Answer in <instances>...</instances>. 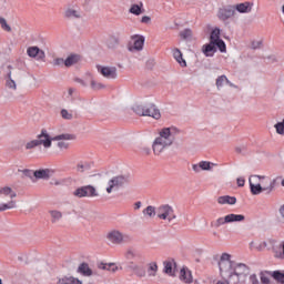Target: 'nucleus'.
<instances>
[{
    "label": "nucleus",
    "instance_id": "1",
    "mask_svg": "<svg viewBox=\"0 0 284 284\" xmlns=\"http://www.w3.org/2000/svg\"><path fill=\"white\" fill-rule=\"evenodd\" d=\"M220 280L215 284H243L250 276V266L232 261V255L222 253L219 261Z\"/></svg>",
    "mask_w": 284,
    "mask_h": 284
},
{
    "label": "nucleus",
    "instance_id": "2",
    "mask_svg": "<svg viewBox=\"0 0 284 284\" xmlns=\"http://www.w3.org/2000/svg\"><path fill=\"white\" fill-rule=\"evenodd\" d=\"M181 134V129L175 125L164 126L158 131V136L154 139L152 143L153 154L159 156L163 154L168 148H172L174 145V141H176V136Z\"/></svg>",
    "mask_w": 284,
    "mask_h": 284
},
{
    "label": "nucleus",
    "instance_id": "3",
    "mask_svg": "<svg viewBox=\"0 0 284 284\" xmlns=\"http://www.w3.org/2000/svg\"><path fill=\"white\" fill-rule=\"evenodd\" d=\"M248 185L253 196H258V194H263V192L272 194L276 187V180L268 175L254 174L248 178Z\"/></svg>",
    "mask_w": 284,
    "mask_h": 284
},
{
    "label": "nucleus",
    "instance_id": "4",
    "mask_svg": "<svg viewBox=\"0 0 284 284\" xmlns=\"http://www.w3.org/2000/svg\"><path fill=\"white\" fill-rule=\"evenodd\" d=\"M37 139L38 145H43L45 150H49V148H52V141H74V135L70 133H63L52 138L48 133V130L42 129L41 133L37 135Z\"/></svg>",
    "mask_w": 284,
    "mask_h": 284
},
{
    "label": "nucleus",
    "instance_id": "5",
    "mask_svg": "<svg viewBox=\"0 0 284 284\" xmlns=\"http://www.w3.org/2000/svg\"><path fill=\"white\" fill-rule=\"evenodd\" d=\"M16 196L17 191H14L12 186H0V199H10V201H8L7 203H0V212L14 210V207H17V201H14Z\"/></svg>",
    "mask_w": 284,
    "mask_h": 284
},
{
    "label": "nucleus",
    "instance_id": "6",
    "mask_svg": "<svg viewBox=\"0 0 284 284\" xmlns=\"http://www.w3.org/2000/svg\"><path fill=\"white\" fill-rule=\"evenodd\" d=\"M125 257L128 261H131L129 263V270L132 272V274H135V276H142L143 273V262L141 257V253L136 251L129 250L125 253Z\"/></svg>",
    "mask_w": 284,
    "mask_h": 284
},
{
    "label": "nucleus",
    "instance_id": "7",
    "mask_svg": "<svg viewBox=\"0 0 284 284\" xmlns=\"http://www.w3.org/2000/svg\"><path fill=\"white\" fill-rule=\"evenodd\" d=\"M156 216L161 221H168L172 223L174 219H176V214L174 213V209L170 206V204H162L156 209Z\"/></svg>",
    "mask_w": 284,
    "mask_h": 284
},
{
    "label": "nucleus",
    "instance_id": "8",
    "mask_svg": "<svg viewBox=\"0 0 284 284\" xmlns=\"http://www.w3.org/2000/svg\"><path fill=\"white\" fill-rule=\"evenodd\" d=\"M123 185H128V178L124 175L113 176L106 184V193L112 194V192H116V190H120Z\"/></svg>",
    "mask_w": 284,
    "mask_h": 284
},
{
    "label": "nucleus",
    "instance_id": "9",
    "mask_svg": "<svg viewBox=\"0 0 284 284\" xmlns=\"http://www.w3.org/2000/svg\"><path fill=\"white\" fill-rule=\"evenodd\" d=\"M143 116H151L155 121H161V110L154 102H150V99H146L144 101Z\"/></svg>",
    "mask_w": 284,
    "mask_h": 284
},
{
    "label": "nucleus",
    "instance_id": "10",
    "mask_svg": "<svg viewBox=\"0 0 284 284\" xmlns=\"http://www.w3.org/2000/svg\"><path fill=\"white\" fill-rule=\"evenodd\" d=\"M73 196L77 199H92L94 196H99V193H97V189L92 185H84L75 189L73 191Z\"/></svg>",
    "mask_w": 284,
    "mask_h": 284
},
{
    "label": "nucleus",
    "instance_id": "11",
    "mask_svg": "<svg viewBox=\"0 0 284 284\" xmlns=\"http://www.w3.org/2000/svg\"><path fill=\"white\" fill-rule=\"evenodd\" d=\"M129 52H141L143 50V36H132L128 43Z\"/></svg>",
    "mask_w": 284,
    "mask_h": 284
},
{
    "label": "nucleus",
    "instance_id": "12",
    "mask_svg": "<svg viewBox=\"0 0 284 284\" xmlns=\"http://www.w3.org/2000/svg\"><path fill=\"white\" fill-rule=\"evenodd\" d=\"M215 165L216 164L210 161H200L199 163L192 164L191 168L195 174H201V172H212Z\"/></svg>",
    "mask_w": 284,
    "mask_h": 284
},
{
    "label": "nucleus",
    "instance_id": "13",
    "mask_svg": "<svg viewBox=\"0 0 284 284\" xmlns=\"http://www.w3.org/2000/svg\"><path fill=\"white\" fill-rule=\"evenodd\" d=\"M211 42L216 44L220 52H226L225 41L221 39V29L214 28L211 31Z\"/></svg>",
    "mask_w": 284,
    "mask_h": 284
},
{
    "label": "nucleus",
    "instance_id": "14",
    "mask_svg": "<svg viewBox=\"0 0 284 284\" xmlns=\"http://www.w3.org/2000/svg\"><path fill=\"white\" fill-rule=\"evenodd\" d=\"M106 241L112 243V245H121L124 243L125 237L119 230H111L106 233Z\"/></svg>",
    "mask_w": 284,
    "mask_h": 284
},
{
    "label": "nucleus",
    "instance_id": "15",
    "mask_svg": "<svg viewBox=\"0 0 284 284\" xmlns=\"http://www.w3.org/2000/svg\"><path fill=\"white\" fill-rule=\"evenodd\" d=\"M97 70L104 79H118L119 73L116 67H103L101 64L97 65Z\"/></svg>",
    "mask_w": 284,
    "mask_h": 284
},
{
    "label": "nucleus",
    "instance_id": "16",
    "mask_svg": "<svg viewBox=\"0 0 284 284\" xmlns=\"http://www.w3.org/2000/svg\"><path fill=\"white\" fill-rule=\"evenodd\" d=\"M163 274L170 276L171 278L176 277V262L174 260H166L163 262Z\"/></svg>",
    "mask_w": 284,
    "mask_h": 284
},
{
    "label": "nucleus",
    "instance_id": "17",
    "mask_svg": "<svg viewBox=\"0 0 284 284\" xmlns=\"http://www.w3.org/2000/svg\"><path fill=\"white\" fill-rule=\"evenodd\" d=\"M234 14H236V9L235 7H224L222 9L219 10L217 12V17L219 19H221V21H227V19H232V17H234Z\"/></svg>",
    "mask_w": 284,
    "mask_h": 284
},
{
    "label": "nucleus",
    "instance_id": "18",
    "mask_svg": "<svg viewBox=\"0 0 284 284\" xmlns=\"http://www.w3.org/2000/svg\"><path fill=\"white\" fill-rule=\"evenodd\" d=\"M179 278L182 283H185V284L194 283V276H192V271H190V268H187V266H183L180 270Z\"/></svg>",
    "mask_w": 284,
    "mask_h": 284
},
{
    "label": "nucleus",
    "instance_id": "19",
    "mask_svg": "<svg viewBox=\"0 0 284 284\" xmlns=\"http://www.w3.org/2000/svg\"><path fill=\"white\" fill-rule=\"evenodd\" d=\"M27 54L31 59H45V52L39 49V47H29L27 49Z\"/></svg>",
    "mask_w": 284,
    "mask_h": 284
},
{
    "label": "nucleus",
    "instance_id": "20",
    "mask_svg": "<svg viewBox=\"0 0 284 284\" xmlns=\"http://www.w3.org/2000/svg\"><path fill=\"white\" fill-rule=\"evenodd\" d=\"M63 14H64L65 19H81V17H82L81 10H79L74 7H68L64 10Z\"/></svg>",
    "mask_w": 284,
    "mask_h": 284
},
{
    "label": "nucleus",
    "instance_id": "21",
    "mask_svg": "<svg viewBox=\"0 0 284 284\" xmlns=\"http://www.w3.org/2000/svg\"><path fill=\"white\" fill-rule=\"evenodd\" d=\"M234 8L241 14H250V12H252V8H254V3L242 2V3L236 4Z\"/></svg>",
    "mask_w": 284,
    "mask_h": 284
},
{
    "label": "nucleus",
    "instance_id": "22",
    "mask_svg": "<svg viewBox=\"0 0 284 284\" xmlns=\"http://www.w3.org/2000/svg\"><path fill=\"white\" fill-rule=\"evenodd\" d=\"M146 276L148 278H154L159 272V264L156 262H150L146 264Z\"/></svg>",
    "mask_w": 284,
    "mask_h": 284
},
{
    "label": "nucleus",
    "instance_id": "23",
    "mask_svg": "<svg viewBox=\"0 0 284 284\" xmlns=\"http://www.w3.org/2000/svg\"><path fill=\"white\" fill-rule=\"evenodd\" d=\"M202 52L205 57H214L216 54V43L210 42L202 47Z\"/></svg>",
    "mask_w": 284,
    "mask_h": 284
},
{
    "label": "nucleus",
    "instance_id": "24",
    "mask_svg": "<svg viewBox=\"0 0 284 284\" xmlns=\"http://www.w3.org/2000/svg\"><path fill=\"white\" fill-rule=\"evenodd\" d=\"M219 205H236V197L230 195H222L217 197Z\"/></svg>",
    "mask_w": 284,
    "mask_h": 284
},
{
    "label": "nucleus",
    "instance_id": "25",
    "mask_svg": "<svg viewBox=\"0 0 284 284\" xmlns=\"http://www.w3.org/2000/svg\"><path fill=\"white\" fill-rule=\"evenodd\" d=\"M173 59H175L176 63L181 65V68H187V62L183 59V52L179 49H173Z\"/></svg>",
    "mask_w": 284,
    "mask_h": 284
},
{
    "label": "nucleus",
    "instance_id": "26",
    "mask_svg": "<svg viewBox=\"0 0 284 284\" xmlns=\"http://www.w3.org/2000/svg\"><path fill=\"white\" fill-rule=\"evenodd\" d=\"M227 223H243L245 221V215L243 214H235V213H230L226 214Z\"/></svg>",
    "mask_w": 284,
    "mask_h": 284
},
{
    "label": "nucleus",
    "instance_id": "27",
    "mask_svg": "<svg viewBox=\"0 0 284 284\" xmlns=\"http://www.w3.org/2000/svg\"><path fill=\"white\" fill-rule=\"evenodd\" d=\"M215 85L217 90H221L222 88H225V85H231V88L234 85L230 80L227 79L226 75H220L217 77L215 81Z\"/></svg>",
    "mask_w": 284,
    "mask_h": 284
},
{
    "label": "nucleus",
    "instance_id": "28",
    "mask_svg": "<svg viewBox=\"0 0 284 284\" xmlns=\"http://www.w3.org/2000/svg\"><path fill=\"white\" fill-rule=\"evenodd\" d=\"M79 61H81V55H79V54H70L64 60V65H65V68H71V65H75V63H79Z\"/></svg>",
    "mask_w": 284,
    "mask_h": 284
},
{
    "label": "nucleus",
    "instance_id": "29",
    "mask_svg": "<svg viewBox=\"0 0 284 284\" xmlns=\"http://www.w3.org/2000/svg\"><path fill=\"white\" fill-rule=\"evenodd\" d=\"M267 247V242L253 241L250 243V250H256V252H263Z\"/></svg>",
    "mask_w": 284,
    "mask_h": 284
},
{
    "label": "nucleus",
    "instance_id": "30",
    "mask_svg": "<svg viewBox=\"0 0 284 284\" xmlns=\"http://www.w3.org/2000/svg\"><path fill=\"white\" fill-rule=\"evenodd\" d=\"M78 272L83 276H92V268H90V265H88L87 263H82L78 267Z\"/></svg>",
    "mask_w": 284,
    "mask_h": 284
},
{
    "label": "nucleus",
    "instance_id": "31",
    "mask_svg": "<svg viewBox=\"0 0 284 284\" xmlns=\"http://www.w3.org/2000/svg\"><path fill=\"white\" fill-rule=\"evenodd\" d=\"M132 110L139 116H143V104L141 103V100H135L134 101Z\"/></svg>",
    "mask_w": 284,
    "mask_h": 284
},
{
    "label": "nucleus",
    "instance_id": "32",
    "mask_svg": "<svg viewBox=\"0 0 284 284\" xmlns=\"http://www.w3.org/2000/svg\"><path fill=\"white\" fill-rule=\"evenodd\" d=\"M98 267L99 270H106V272H116V270H119V267L114 263H100Z\"/></svg>",
    "mask_w": 284,
    "mask_h": 284
},
{
    "label": "nucleus",
    "instance_id": "33",
    "mask_svg": "<svg viewBox=\"0 0 284 284\" xmlns=\"http://www.w3.org/2000/svg\"><path fill=\"white\" fill-rule=\"evenodd\" d=\"M60 284H83L79 278L77 277H62L59 280Z\"/></svg>",
    "mask_w": 284,
    "mask_h": 284
},
{
    "label": "nucleus",
    "instance_id": "34",
    "mask_svg": "<svg viewBox=\"0 0 284 284\" xmlns=\"http://www.w3.org/2000/svg\"><path fill=\"white\" fill-rule=\"evenodd\" d=\"M229 222H227V215H224V216H221V217H217L213 223H212V226L213 227H221L223 225H227Z\"/></svg>",
    "mask_w": 284,
    "mask_h": 284
},
{
    "label": "nucleus",
    "instance_id": "35",
    "mask_svg": "<svg viewBox=\"0 0 284 284\" xmlns=\"http://www.w3.org/2000/svg\"><path fill=\"white\" fill-rule=\"evenodd\" d=\"M36 179H50V170H38L34 172Z\"/></svg>",
    "mask_w": 284,
    "mask_h": 284
},
{
    "label": "nucleus",
    "instance_id": "36",
    "mask_svg": "<svg viewBox=\"0 0 284 284\" xmlns=\"http://www.w3.org/2000/svg\"><path fill=\"white\" fill-rule=\"evenodd\" d=\"M144 216H146V219H154V216H156V207L150 205L144 210Z\"/></svg>",
    "mask_w": 284,
    "mask_h": 284
},
{
    "label": "nucleus",
    "instance_id": "37",
    "mask_svg": "<svg viewBox=\"0 0 284 284\" xmlns=\"http://www.w3.org/2000/svg\"><path fill=\"white\" fill-rule=\"evenodd\" d=\"M60 116L65 121H72L74 119V114L72 113V111H68L65 109L61 110Z\"/></svg>",
    "mask_w": 284,
    "mask_h": 284
},
{
    "label": "nucleus",
    "instance_id": "38",
    "mask_svg": "<svg viewBox=\"0 0 284 284\" xmlns=\"http://www.w3.org/2000/svg\"><path fill=\"white\" fill-rule=\"evenodd\" d=\"M270 276H272V272L263 271L260 273V280L262 284H270Z\"/></svg>",
    "mask_w": 284,
    "mask_h": 284
},
{
    "label": "nucleus",
    "instance_id": "39",
    "mask_svg": "<svg viewBox=\"0 0 284 284\" xmlns=\"http://www.w3.org/2000/svg\"><path fill=\"white\" fill-rule=\"evenodd\" d=\"M181 39L184 41H192V30L191 29H184L180 32Z\"/></svg>",
    "mask_w": 284,
    "mask_h": 284
},
{
    "label": "nucleus",
    "instance_id": "40",
    "mask_svg": "<svg viewBox=\"0 0 284 284\" xmlns=\"http://www.w3.org/2000/svg\"><path fill=\"white\" fill-rule=\"evenodd\" d=\"M129 12L131 14H135V17H139L143 11L141 10V6L139 4H132L131 8L129 9Z\"/></svg>",
    "mask_w": 284,
    "mask_h": 284
},
{
    "label": "nucleus",
    "instance_id": "41",
    "mask_svg": "<svg viewBox=\"0 0 284 284\" xmlns=\"http://www.w3.org/2000/svg\"><path fill=\"white\" fill-rule=\"evenodd\" d=\"M8 81H7V88H10V90H17V82L12 80V72L8 73Z\"/></svg>",
    "mask_w": 284,
    "mask_h": 284
},
{
    "label": "nucleus",
    "instance_id": "42",
    "mask_svg": "<svg viewBox=\"0 0 284 284\" xmlns=\"http://www.w3.org/2000/svg\"><path fill=\"white\" fill-rule=\"evenodd\" d=\"M49 214L52 217V223H57V221H60L62 219L63 214L60 211H50Z\"/></svg>",
    "mask_w": 284,
    "mask_h": 284
},
{
    "label": "nucleus",
    "instance_id": "43",
    "mask_svg": "<svg viewBox=\"0 0 284 284\" xmlns=\"http://www.w3.org/2000/svg\"><path fill=\"white\" fill-rule=\"evenodd\" d=\"M272 276L277 283H283L284 284V273L280 271H275L272 273Z\"/></svg>",
    "mask_w": 284,
    "mask_h": 284
},
{
    "label": "nucleus",
    "instance_id": "44",
    "mask_svg": "<svg viewBox=\"0 0 284 284\" xmlns=\"http://www.w3.org/2000/svg\"><path fill=\"white\" fill-rule=\"evenodd\" d=\"M26 150H34V148H39V140H31L26 143L24 145Z\"/></svg>",
    "mask_w": 284,
    "mask_h": 284
},
{
    "label": "nucleus",
    "instance_id": "45",
    "mask_svg": "<svg viewBox=\"0 0 284 284\" xmlns=\"http://www.w3.org/2000/svg\"><path fill=\"white\" fill-rule=\"evenodd\" d=\"M0 26L2 30H4L6 32H12V28L10 27V24H8V21H6V18H0Z\"/></svg>",
    "mask_w": 284,
    "mask_h": 284
},
{
    "label": "nucleus",
    "instance_id": "46",
    "mask_svg": "<svg viewBox=\"0 0 284 284\" xmlns=\"http://www.w3.org/2000/svg\"><path fill=\"white\" fill-rule=\"evenodd\" d=\"M91 88L93 90H105V84H103L102 82H98L95 80H91Z\"/></svg>",
    "mask_w": 284,
    "mask_h": 284
},
{
    "label": "nucleus",
    "instance_id": "47",
    "mask_svg": "<svg viewBox=\"0 0 284 284\" xmlns=\"http://www.w3.org/2000/svg\"><path fill=\"white\" fill-rule=\"evenodd\" d=\"M261 45H263V39L252 40V42H251V48L253 50H258V48H261Z\"/></svg>",
    "mask_w": 284,
    "mask_h": 284
},
{
    "label": "nucleus",
    "instance_id": "48",
    "mask_svg": "<svg viewBox=\"0 0 284 284\" xmlns=\"http://www.w3.org/2000/svg\"><path fill=\"white\" fill-rule=\"evenodd\" d=\"M277 134H282L284 136V119L282 122H278L274 125Z\"/></svg>",
    "mask_w": 284,
    "mask_h": 284
},
{
    "label": "nucleus",
    "instance_id": "49",
    "mask_svg": "<svg viewBox=\"0 0 284 284\" xmlns=\"http://www.w3.org/2000/svg\"><path fill=\"white\" fill-rule=\"evenodd\" d=\"M154 65H156V62L154 61V59L150 58L145 62V70H154Z\"/></svg>",
    "mask_w": 284,
    "mask_h": 284
},
{
    "label": "nucleus",
    "instance_id": "50",
    "mask_svg": "<svg viewBox=\"0 0 284 284\" xmlns=\"http://www.w3.org/2000/svg\"><path fill=\"white\" fill-rule=\"evenodd\" d=\"M59 142H58V148L60 149V150H68V148H70V143H68V142H65V141H63V140H58Z\"/></svg>",
    "mask_w": 284,
    "mask_h": 284
},
{
    "label": "nucleus",
    "instance_id": "51",
    "mask_svg": "<svg viewBox=\"0 0 284 284\" xmlns=\"http://www.w3.org/2000/svg\"><path fill=\"white\" fill-rule=\"evenodd\" d=\"M274 256L275 258H280L281 261H284V242L282 243V251H275Z\"/></svg>",
    "mask_w": 284,
    "mask_h": 284
},
{
    "label": "nucleus",
    "instance_id": "52",
    "mask_svg": "<svg viewBox=\"0 0 284 284\" xmlns=\"http://www.w3.org/2000/svg\"><path fill=\"white\" fill-rule=\"evenodd\" d=\"M248 283L250 284H261V282L258 281V277L256 276V274H251L250 275Z\"/></svg>",
    "mask_w": 284,
    "mask_h": 284
},
{
    "label": "nucleus",
    "instance_id": "53",
    "mask_svg": "<svg viewBox=\"0 0 284 284\" xmlns=\"http://www.w3.org/2000/svg\"><path fill=\"white\" fill-rule=\"evenodd\" d=\"M236 184L239 187H244L245 186V178H243V176L237 178Z\"/></svg>",
    "mask_w": 284,
    "mask_h": 284
},
{
    "label": "nucleus",
    "instance_id": "54",
    "mask_svg": "<svg viewBox=\"0 0 284 284\" xmlns=\"http://www.w3.org/2000/svg\"><path fill=\"white\" fill-rule=\"evenodd\" d=\"M53 65H65V60H63V58H57L53 61Z\"/></svg>",
    "mask_w": 284,
    "mask_h": 284
},
{
    "label": "nucleus",
    "instance_id": "55",
    "mask_svg": "<svg viewBox=\"0 0 284 284\" xmlns=\"http://www.w3.org/2000/svg\"><path fill=\"white\" fill-rule=\"evenodd\" d=\"M143 23H148V24L152 23V18H150L148 16H144L143 17Z\"/></svg>",
    "mask_w": 284,
    "mask_h": 284
},
{
    "label": "nucleus",
    "instance_id": "56",
    "mask_svg": "<svg viewBox=\"0 0 284 284\" xmlns=\"http://www.w3.org/2000/svg\"><path fill=\"white\" fill-rule=\"evenodd\" d=\"M141 205H142L141 202H136V203H134L133 207H134V210H141Z\"/></svg>",
    "mask_w": 284,
    "mask_h": 284
},
{
    "label": "nucleus",
    "instance_id": "57",
    "mask_svg": "<svg viewBox=\"0 0 284 284\" xmlns=\"http://www.w3.org/2000/svg\"><path fill=\"white\" fill-rule=\"evenodd\" d=\"M280 214H281V216H283V219H284V205L281 206V209H280Z\"/></svg>",
    "mask_w": 284,
    "mask_h": 284
},
{
    "label": "nucleus",
    "instance_id": "58",
    "mask_svg": "<svg viewBox=\"0 0 284 284\" xmlns=\"http://www.w3.org/2000/svg\"><path fill=\"white\" fill-rule=\"evenodd\" d=\"M78 83H81L82 85H88L83 80L78 79Z\"/></svg>",
    "mask_w": 284,
    "mask_h": 284
},
{
    "label": "nucleus",
    "instance_id": "59",
    "mask_svg": "<svg viewBox=\"0 0 284 284\" xmlns=\"http://www.w3.org/2000/svg\"><path fill=\"white\" fill-rule=\"evenodd\" d=\"M281 185L282 187H284V179L281 181Z\"/></svg>",
    "mask_w": 284,
    "mask_h": 284
},
{
    "label": "nucleus",
    "instance_id": "60",
    "mask_svg": "<svg viewBox=\"0 0 284 284\" xmlns=\"http://www.w3.org/2000/svg\"><path fill=\"white\" fill-rule=\"evenodd\" d=\"M18 79H21V73L18 72Z\"/></svg>",
    "mask_w": 284,
    "mask_h": 284
},
{
    "label": "nucleus",
    "instance_id": "61",
    "mask_svg": "<svg viewBox=\"0 0 284 284\" xmlns=\"http://www.w3.org/2000/svg\"><path fill=\"white\" fill-rule=\"evenodd\" d=\"M69 93L72 94V89L69 90Z\"/></svg>",
    "mask_w": 284,
    "mask_h": 284
},
{
    "label": "nucleus",
    "instance_id": "62",
    "mask_svg": "<svg viewBox=\"0 0 284 284\" xmlns=\"http://www.w3.org/2000/svg\"><path fill=\"white\" fill-rule=\"evenodd\" d=\"M0 284H3V282L1 281V278H0Z\"/></svg>",
    "mask_w": 284,
    "mask_h": 284
}]
</instances>
